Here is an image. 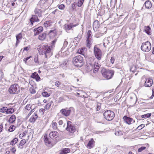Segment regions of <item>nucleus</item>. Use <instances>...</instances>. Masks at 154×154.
Masks as SVG:
<instances>
[{"mask_svg":"<svg viewBox=\"0 0 154 154\" xmlns=\"http://www.w3.org/2000/svg\"><path fill=\"white\" fill-rule=\"evenodd\" d=\"M52 22L51 20L47 21L45 22L44 25L46 28L51 27L52 25Z\"/></svg>","mask_w":154,"mask_h":154,"instance_id":"21","label":"nucleus"},{"mask_svg":"<svg viewBox=\"0 0 154 154\" xmlns=\"http://www.w3.org/2000/svg\"><path fill=\"white\" fill-rule=\"evenodd\" d=\"M103 116L106 119L110 121L114 119L115 117V113L112 111L107 110L104 112Z\"/></svg>","mask_w":154,"mask_h":154,"instance_id":"4","label":"nucleus"},{"mask_svg":"<svg viewBox=\"0 0 154 154\" xmlns=\"http://www.w3.org/2000/svg\"><path fill=\"white\" fill-rule=\"evenodd\" d=\"M7 109V107H3L0 109V111L2 112H6V114Z\"/></svg>","mask_w":154,"mask_h":154,"instance_id":"40","label":"nucleus"},{"mask_svg":"<svg viewBox=\"0 0 154 154\" xmlns=\"http://www.w3.org/2000/svg\"><path fill=\"white\" fill-rule=\"evenodd\" d=\"M99 27V21L96 20H95L93 24V28L94 30V28L97 29Z\"/></svg>","mask_w":154,"mask_h":154,"instance_id":"23","label":"nucleus"},{"mask_svg":"<svg viewBox=\"0 0 154 154\" xmlns=\"http://www.w3.org/2000/svg\"><path fill=\"white\" fill-rule=\"evenodd\" d=\"M58 8L61 10H63L64 9L65 7V5L63 4H61L58 6Z\"/></svg>","mask_w":154,"mask_h":154,"instance_id":"50","label":"nucleus"},{"mask_svg":"<svg viewBox=\"0 0 154 154\" xmlns=\"http://www.w3.org/2000/svg\"><path fill=\"white\" fill-rule=\"evenodd\" d=\"M102 104L101 103L98 102L97 104V111L99 110L101 108Z\"/></svg>","mask_w":154,"mask_h":154,"instance_id":"41","label":"nucleus"},{"mask_svg":"<svg viewBox=\"0 0 154 154\" xmlns=\"http://www.w3.org/2000/svg\"><path fill=\"white\" fill-rule=\"evenodd\" d=\"M44 50V53H45V55L46 57H47V53H49L51 52V49H42Z\"/></svg>","mask_w":154,"mask_h":154,"instance_id":"36","label":"nucleus"},{"mask_svg":"<svg viewBox=\"0 0 154 154\" xmlns=\"http://www.w3.org/2000/svg\"><path fill=\"white\" fill-rule=\"evenodd\" d=\"M145 5L147 8H150L152 6L151 2L149 0L146 1L145 3Z\"/></svg>","mask_w":154,"mask_h":154,"instance_id":"22","label":"nucleus"},{"mask_svg":"<svg viewBox=\"0 0 154 154\" xmlns=\"http://www.w3.org/2000/svg\"><path fill=\"white\" fill-rule=\"evenodd\" d=\"M42 10L37 8H36L34 11L35 14L42 19Z\"/></svg>","mask_w":154,"mask_h":154,"instance_id":"13","label":"nucleus"},{"mask_svg":"<svg viewBox=\"0 0 154 154\" xmlns=\"http://www.w3.org/2000/svg\"><path fill=\"white\" fill-rule=\"evenodd\" d=\"M29 90L30 93L32 94H34L35 93V91L33 88H30Z\"/></svg>","mask_w":154,"mask_h":154,"instance_id":"54","label":"nucleus"},{"mask_svg":"<svg viewBox=\"0 0 154 154\" xmlns=\"http://www.w3.org/2000/svg\"><path fill=\"white\" fill-rule=\"evenodd\" d=\"M42 95L44 97H49L50 95V94L46 92H44L42 93Z\"/></svg>","mask_w":154,"mask_h":154,"instance_id":"39","label":"nucleus"},{"mask_svg":"<svg viewBox=\"0 0 154 154\" xmlns=\"http://www.w3.org/2000/svg\"><path fill=\"white\" fill-rule=\"evenodd\" d=\"M115 60V58L114 57H112L110 59V61L111 63L113 64L114 63Z\"/></svg>","mask_w":154,"mask_h":154,"instance_id":"58","label":"nucleus"},{"mask_svg":"<svg viewBox=\"0 0 154 154\" xmlns=\"http://www.w3.org/2000/svg\"><path fill=\"white\" fill-rule=\"evenodd\" d=\"M141 50L143 51L148 52L150 51L151 49H141Z\"/></svg>","mask_w":154,"mask_h":154,"instance_id":"57","label":"nucleus"},{"mask_svg":"<svg viewBox=\"0 0 154 154\" xmlns=\"http://www.w3.org/2000/svg\"><path fill=\"white\" fill-rule=\"evenodd\" d=\"M16 117L15 115H12L9 118L8 121L10 123H13L15 120Z\"/></svg>","mask_w":154,"mask_h":154,"instance_id":"25","label":"nucleus"},{"mask_svg":"<svg viewBox=\"0 0 154 154\" xmlns=\"http://www.w3.org/2000/svg\"><path fill=\"white\" fill-rule=\"evenodd\" d=\"M151 116V113H147L142 115L141 116L142 118H149Z\"/></svg>","mask_w":154,"mask_h":154,"instance_id":"38","label":"nucleus"},{"mask_svg":"<svg viewBox=\"0 0 154 154\" xmlns=\"http://www.w3.org/2000/svg\"><path fill=\"white\" fill-rule=\"evenodd\" d=\"M52 33L53 34V36H55L57 34V31L56 29H54L53 30H50L49 32V35H51Z\"/></svg>","mask_w":154,"mask_h":154,"instance_id":"31","label":"nucleus"},{"mask_svg":"<svg viewBox=\"0 0 154 154\" xmlns=\"http://www.w3.org/2000/svg\"><path fill=\"white\" fill-rule=\"evenodd\" d=\"M19 87L17 84H14L11 85L9 88L8 91L11 94H17L19 91L18 89Z\"/></svg>","mask_w":154,"mask_h":154,"instance_id":"6","label":"nucleus"},{"mask_svg":"<svg viewBox=\"0 0 154 154\" xmlns=\"http://www.w3.org/2000/svg\"><path fill=\"white\" fill-rule=\"evenodd\" d=\"M52 126L54 129L56 130L57 128V124L56 122H53Z\"/></svg>","mask_w":154,"mask_h":154,"instance_id":"43","label":"nucleus"},{"mask_svg":"<svg viewBox=\"0 0 154 154\" xmlns=\"http://www.w3.org/2000/svg\"><path fill=\"white\" fill-rule=\"evenodd\" d=\"M44 50V49H38V51L40 55H43L45 54Z\"/></svg>","mask_w":154,"mask_h":154,"instance_id":"46","label":"nucleus"},{"mask_svg":"<svg viewBox=\"0 0 154 154\" xmlns=\"http://www.w3.org/2000/svg\"><path fill=\"white\" fill-rule=\"evenodd\" d=\"M85 49H79L77 51V53L82 55L84 54V50Z\"/></svg>","mask_w":154,"mask_h":154,"instance_id":"34","label":"nucleus"},{"mask_svg":"<svg viewBox=\"0 0 154 154\" xmlns=\"http://www.w3.org/2000/svg\"><path fill=\"white\" fill-rule=\"evenodd\" d=\"M68 64V63H67V62H65L63 63L62 65H61V66H62V67L64 69H65L66 67H67V65Z\"/></svg>","mask_w":154,"mask_h":154,"instance_id":"51","label":"nucleus"},{"mask_svg":"<svg viewBox=\"0 0 154 154\" xmlns=\"http://www.w3.org/2000/svg\"><path fill=\"white\" fill-rule=\"evenodd\" d=\"M42 19L36 15H33L32 16V17L30 19V21L31 25H33V23L35 22H39L40 20Z\"/></svg>","mask_w":154,"mask_h":154,"instance_id":"9","label":"nucleus"},{"mask_svg":"<svg viewBox=\"0 0 154 154\" xmlns=\"http://www.w3.org/2000/svg\"><path fill=\"white\" fill-rule=\"evenodd\" d=\"M36 120V119L33 116L32 117L30 118L29 121L31 122H34Z\"/></svg>","mask_w":154,"mask_h":154,"instance_id":"49","label":"nucleus"},{"mask_svg":"<svg viewBox=\"0 0 154 154\" xmlns=\"http://www.w3.org/2000/svg\"><path fill=\"white\" fill-rule=\"evenodd\" d=\"M51 105V103H47V104L45 106L44 110L45 109H49L50 108Z\"/></svg>","mask_w":154,"mask_h":154,"instance_id":"44","label":"nucleus"},{"mask_svg":"<svg viewBox=\"0 0 154 154\" xmlns=\"http://www.w3.org/2000/svg\"><path fill=\"white\" fill-rule=\"evenodd\" d=\"M14 109L12 108L7 109L6 114H11L14 112Z\"/></svg>","mask_w":154,"mask_h":154,"instance_id":"37","label":"nucleus"},{"mask_svg":"<svg viewBox=\"0 0 154 154\" xmlns=\"http://www.w3.org/2000/svg\"><path fill=\"white\" fill-rule=\"evenodd\" d=\"M84 1V0H78L77 6L79 7H81Z\"/></svg>","mask_w":154,"mask_h":154,"instance_id":"35","label":"nucleus"},{"mask_svg":"<svg viewBox=\"0 0 154 154\" xmlns=\"http://www.w3.org/2000/svg\"><path fill=\"white\" fill-rule=\"evenodd\" d=\"M15 127L14 125L11 126L8 129V131L10 132L13 131L15 129Z\"/></svg>","mask_w":154,"mask_h":154,"instance_id":"47","label":"nucleus"},{"mask_svg":"<svg viewBox=\"0 0 154 154\" xmlns=\"http://www.w3.org/2000/svg\"><path fill=\"white\" fill-rule=\"evenodd\" d=\"M99 68L98 64L97 63H95L94 65V67L93 65L89 63V64H88L86 66V69L89 72L94 69L93 72L95 73L98 71Z\"/></svg>","mask_w":154,"mask_h":154,"instance_id":"5","label":"nucleus"},{"mask_svg":"<svg viewBox=\"0 0 154 154\" xmlns=\"http://www.w3.org/2000/svg\"><path fill=\"white\" fill-rule=\"evenodd\" d=\"M95 141L94 139L92 138L88 142L86 146V147L89 149L93 148L94 146Z\"/></svg>","mask_w":154,"mask_h":154,"instance_id":"16","label":"nucleus"},{"mask_svg":"<svg viewBox=\"0 0 154 154\" xmlns=\"http://www.w3.org/2000/svg\"><path fill=\"white\" fill-rule=\"evenodd\" d=\"M31 104H27L26 106L25 109L27 110H29L31 109Z\"/></svg>","mask_w":154,"mask_h":154,"instance_id":"45","label":"nucleus"},{"mask_svg":"<svg viewBox=\"0 0 154 154\" xmlns=\"http://www.w3.org/2000/svg\"><path fill=\"white\" fill-rule=\"evenodd\" d=\"M70 149L69 148L64 149L61 152V154H66L70 152Z\"/></svg>","mask_w":154,"mask_h":154,"instance_id":"29","label":"nucleus"},{"mask_svg":"<svg viewBox=\"0 0 154 154\" xmlns=\"http://www.w3.org/2000/svg\"><path fill=\"white\" fill-rule=\"evenodd\" d=\"M43 30V27L41 26L35 28L33 30L34 35H36L42 32Z\"/></svg>","mask_w":154,"mask_h":154,"instance_id":"15","label":"nucleus"},{"mask_svg":"<svg viewBox=\"0 0 154 154\" xmlns=\"http://www.w3.org/2000/svg\"><path fill=\"white\" fill-rule=\"evenodd\" d=\"M68 45V42L65 41L63 43V46L62 48H65L66 47H67V45Z\"/></svg>","mask_w":154,"mask_h":154,"instance_id":"53","label":"nucleus"},{"mask_svg":"<svg viewBox=\"0 0 154 154\" xmlns=\"http://www.w3.org/2000/svg\"><path fill=\"white\" fill-rule=\"evenodd\" d=\"M115 134L116 135L119 136L122 135L123 133L121 131H117L115 132Z\"/></svg>","mask_w":154,"mask_h":154,"instance_id":"42","label":"nucleus"},{"mask_svg":"<svg viewBox=\"0 0 154 154\" xmlns=\"http://www.w3.org/2000/svg\"><path fill=\"white\" fill-rule=\"evenodd\" d=\"M26 142L25 139L22 140L20 142V144L18 146V147L21 149L23 148V146L26 143Z\"/></svg>","mask_w":154,"mask_h":154,"instance_id":"24","label":"nucleus"},{"mask_svg":"<svg viewBox=\"0 0 154 154\" xmlns=\"http://www.w3.org/2000/svg\"><path fill=\"white\" fill-rule=\"evenodd\" d=\"M91 31L90 30H89L87 32V38H86L88 39H92V35H91Z\"/></svg>","mask_w":154,"mask_h":154,"instance_id":"33","label":"nucleus"},{"mask_svg":"<svg viewBox=\"0 0 154 154\" xmlns=\"http://www.w3.org/2000/svg\"><path fill=\"white\" fill-rule=\"evenodd\" d=\"M144 126L145 125L143 124H141L137 127V128L140 129H141L144 127Z\"/></svg>","mask_w":154,"mask_h":154,"instance_id":"56","label":"nucleus"},{"mask_svg":"<svg viewBox=\"0 0 154 154\" xmlns=\"http://www.w3.org/2000/svg\"><path fill=\"white\" fill-rule=\"evenodd\" d=\"M101 73L105 78L108 79H111L113 76L114 72L113 70H107L105 68H103L101 71Z\"/></svg>","mask_w":154,"mask_h":154,"instance_id":"3","label":"nucleus"},{"mask_svg":"<svg viewBox=\"0 0 154 154\" xmlns=\"http://www.w3.org/2000/svg\"><path fill=\"white\" fill-rule=\"evenodd\" d=\"M58 123L59 125H61L63 123V122L62 120H60L58 122Z\"/></svg>","mask_w":154,"mask_h":154,"instance_id":"63","label":"nucleus"},{"mask_svg":"<svg viewBox=\"0 0 154 154\" xmlns=\"http://www.w3.org/2000/svg\"><path fill=\"white\" fill-rule=\"evenodd\" d=\"M31 77L33 79H35L37 81H39L40 79V77L36 72L33 73L32 74Z\"/></svg>","mask_w":154,"mask_h":154,"instance_id":"19","label":"nucleus"},{"mask_svg":"<svg viewBox=\"0 0 154 154\" xmlns=\"http://www.w3.org/2000/svg\"><path fill=\"white\" fill-rule=\"evenodd\" d=\"M72 62L75 66L81 67L83 64V58L81 56H76L73 59Z\"/></svg>","mask_w":154,"mask_h":154,"instance_id":"2","label":"nucleus"},{"mask_svg":"<svg viewBox=\"0 0 154 154\" xmlns=\"http://www.w3.org/2000/svg\"><path fill=\"white\" fill-rule=\"evenodd\" d=\"M61 84V83L59 81L56 82L55 83V85L57 87H59Z\"/></svg>","mask_w":154,"mask_h":154,"instance_id":"59","label":"nucleus"},{"mask_svg":"<svg viewBox=\"0 0 154 154\" xmlns=\"http://www.w3.org/2000/svg\"><path fill=\"white\" fill-rule=\"evenodd\" d=\"M71 112L70 109H64L60 110V113L63 115L67 116L69 115Z\"/></svg>","mask_w":154,"mask_h":154,"instance_id":"14","label":"nucleus"},{"mask_svg":"<svg viewBox=\"0 0 154 154\" xmlns=\"http://www.w3.org/2000/svg\"><path fill=\"white\" fill-rule=\"evenodd\" d=\"M46 36V34L45 33H43L39 35L38 38L41 40H43L45 39Z\"/></svg>","mask_w":154,"mask_h":154,"instance_id":"26","label":"nucleus"},{"mask_svg":"<svg viewBox=\"0 0 154 154\" xmlns=\"http://www.w3.org/2000/svg\"><path fill=\"white\" fill-rule=\"evenodd\" d=\"M103 35V34L101 33H97L95 35V37L97 38H98Z\"/></svg>","mask_w":154,"mask_h":154,"instance_id":"52","label":"nucleus"},{"mask_svg":"<svg viewBox=\"0 0 154 154\" xmlns=\"http://www.w3.org/2000/svg\"><path fill=\"white\" fill-rule=\"evenodd\" d=\"M64 29L66 30H69L72 28L71 25L70 24H65L64 26Z\"/></svg>","mask_w":154,"mask_h":154,"instance_id":"27","label":"nucleus"},{"mask_svg":"<svg viewBox=\"0 0 154 154\" xmlns=\"http://www.w3.org/2000/svg\"><path fill=\"white\" fill-rule=\"evenodd\" d=\"M59 134L56 131H52L50 133L49 136L50 138L53 140H57V138H58Z\"/></svg>","mask_w":154,"mask_h":154,"instance_id":"11","label":"nucleus"},{"mask_svg":"<svg viewBox=\"0 0 154 154\" xmlns=\"http://www.w3.org/2000/svg\"><path fill=\"white\" fill-rule=\"evenodd\" d=\"M44 141L47 145V144L49 145L51 143V141L48 139L46 135L44 136Z\"/></svg>","mask_w":154,"mask_h":154,"instance_id":"28","label":"nucleus"},{"mask_svg":"<svg viewBox=\"0 0 154 154\" xmlns=\"http://www.w3.org/2000/svg\"><path fill=\"white\" fill-rule=\"evenodd\" d=\"M123 119L127 124H131L132 123H134L135 122L134 120L132 118L128 117L126 116H124L123 117Z\"/></svg>","mask_w":154,"mask_h":154,"instance_id":"12","label":"nucleus"},{"mask_svg":"<svg viewBox=\"0 0 154 154\" xmlns=\"http://www.w3.org/2000/svg\"><path fill=\"white\" fill-rule=\"evenodd\" d=\"M151 29L149 26L146 27L145 29L146 33L148 35H151V32H150Z\"/></svg>","mask_w":154,"mask_h":154,"instance_id":"30","label":"nucleus"},{"mask_svg":"<svg viewBox=\"0 0 154 154\" xmlns=\"http://www.w3.org/2000/svg\"><path fill=\"white\" fill-rule=\"evenodd\" d=\"M10 150L12 152L14 153L16 151V149L15 148L13 147L10 149Z\"/></svg>","mask_w":154,"mask_h":154,"instance_id":"55","label":"nucleus"},{"mask_svg":"<svg viewBox=\"0 0 154 154\" xmlns=\"http://www.w3.org/2000/svg\"><path fill=\"white\" fill-rule=\"evenodd\" d=\"M94 53L96 57L98 60L101 59L102 53L100 49H94Z\"/></svg>","mask_w":154,"mask_h":154,"instance_id":"8","label":"nucleus"},{"mask_svg":"<svg viewBox=\"0 0 154 154\" xmlns=\"http://www.w3.org/2000/svg\"><path fill=\"white\" fill-rule=\"evenodd\" d=\"M18 141V139L17 138H14L11 142L10 144L12 145H13L15 144Z\"/></svg>","mask_w":154,"mask_h":154,"instance_id":"32","label":"nucleus"},{"mask_svg":"<svg viewBox=\"0 0 154 154\" xmlns=\"http://www.w3.org/2000/svg\"><path fill=\"white\" fill-rule=\"evenodd\" d=\"M32 116L33 117H34L36 120L38 117L37 114L35 113H34V114L32 115Z\"/></svg>","mask_w":154,"mask_h":154,"instance_id":"60","label":"nucleus"},{"mask_svg":"<svg viewBox=\"0 0 154 154\" xmlns=\"http://www.w3.org/2000/svg\"><path fill=\"white\" fill-rule=\"evenodd\" d=\"M93 42V40L92 39L86 38V43L87 47L89 48L91 47Z\"/></svg>","mask_w":154,"mask_h":154,"instance_id":"18","label":"nucleus"},{"mask_svg":"<svg viewBox=\"0 0 154 154\" xmlns=\"http://www.w3.org/2000/svg\"><path fill=\"white\" fill-rule=\"evenodd\" d=\"M154 96V88L152 89V96L150 97L151 99H152Z\"/></svg>","mask_w":154,"mask_h":154,"instance_id":"61","label":"nucleus"},{"mask_svg":"<svg viewBox=\"0 0 154 154\" xmlns=\"http://www.w3.org/2000/svg\"><path fill=\"white\" fill-rule=\"evenodd\" d=\"M67 127L66 130L71 133H73L75 131V128L74 126L72 124V122L70 121H68L67 122Z\"/></svg>","mask_w":154,"mask_h":154,"instance_id":"7","label":"nucleus"},{"mask_svg":"<svg viewBox=\"0 0 154 154\" xmlns=\"http://www.w3.org/2000/svg\"><path fill=\"white\" fill-rule=\"evenodd\" d=\"M51 0H40L37 6L40 8L47 9L51 5Z\"/></svg>","mask_w":154,"mask_h":154,"instance_id":"1","label":"nucleus"},{"mask_svg":"<svg viewBox=\"0 0 154 154\" xmlns=\"http://www.w3.org/2000/svg\"><path fill=\"white\" fill-rule=\"evenodd\" d=\"M32 57L31 56H29V57H27L26 58H25L24 59H23V61H25V63H26V61L28 60L31 57Z\"/></svg>","mask_w":154,"mask_h":154,"instance_id":"62","label":"nucleus"},{"mask_svg":"<svg viewBox=\"0 0 154 154\" xmlns=\"http://www.w3.org/2000/svg\"><path fill=\"white\" fill-rule=\"evenodd\" d=\"M153 80L152 78H146L145 81L144 86L146 87H150L152 86Z\"/></svg>","mask_w":154,"mask_h":154,"instance_id":"10","label":"nucleus"},{"mask_svg":"<svg viewBox=\"0 0 154 154\" xmlns=\"http://www.w3.org/2000/svg\"><path fill=\"white\" fill-rule=\"evenodd\" d=\"M22 38V34L21 33H19L18 35L16 36L17 42L16 44L17 45L20 42V40Z\"/></svg>","mask_w":154,"mask_h":154,"instance_id":"20","label":"nucleus"},{"mask_svg":"<svg viewBox=\"0 0 154 154\" xmlns=\"http://www.w3.org/2000/svg\"><path fill=\"white\" fill-rule=\"evenodd\" d=\"M71 7L72 10H74L75 8V5L72 4L71 5Z\"/></svg>","mask_w":154,"mask_h":154,"instance_id":"64","label":"nucleus"},{"mask_svg":"<svg viewBox=\"0 0 154 154\" xmlns=\"http://www.w3.org/2000/svg\"><path fill=\"white\" fill-rule=\"evenodd\" d=\"M146 148V147H145L142 146L138 149V152H141L143 150L145 149Z\"/></svg>","mask_w":154,"mask_h":154,"instance_id":"48","label":"nucleus"},{"mask_svg":"<svg viewBox=\"0 0 154 154\" xmlns=\"http://www.w3.org/2000/svg\"><path fill=\"white\" fill-rule=\"evenodd\" d=\"M151 45L149 41H147L143 43L141 48H151Z\"/></svg>","mask_w":154,"mask_h":154,"instance_id":"17","label":"nucleus"}]
</instances>
